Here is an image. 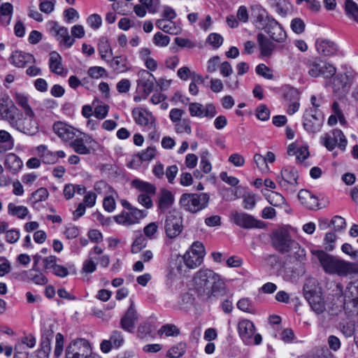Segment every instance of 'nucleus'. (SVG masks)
Returning <instances> with one entry per match:
<instances>
[{"label": "nucleus", "instance_id": "obj_1", "mask_svg": "<svg viewBox=\"0 0 358 358\" xmlns=\"http://www.w3.org/2000/svg\"><path fill=\"white\" fill-rule=\"evenodd\" d=\"M194 289L202 299L210 300L227 293L224 279L210 269H200L193 278Z\"/></svg>", "mask_w": 358, "mask_h": 358}, {"label": "nucleus", "instance_id": "obj_2", "mask_svg": "<svg viewBox=\"0 0 358 358\" xmlns=\"http://www.w3.org/2000/svg\"><path fill=\"white\" fill-rule=\"evenodd\" d=\"M311 252L317 257L324 271L329 274L348 276L358 273V263L346 262L323 250H312Z\"/></svg>", "mask_w": 358, "mask_h": 358}, {"label": "nucleus", "instance_id": "obj_3", "mask_svg": "<svg viewBox=\"0 0 358 358\" xmlns=\"http://www.w3.org/2000/svg\"><path fill=\"white\" fill-rule=\"evenodd\" d=\"M209 201L208 193H184L180 196L179 204L185 211L196 213L206 208Z\"/></svg>", "mask_w": 358, "mask_h": 358}, {"label": "nucleus", "instance_id": "obj_4", "mask_svg": "<svg viewBox=\"0 0 358 358\" xmlns=\"http://www.w3.org/2000/svg\"><path fill=\"white\" fill-rule=\"evenodd\" d=\"M164 231L170 239L178 237L183 230L182 216L176 209L169 211L164 220Z\"/></svg>", "mask_w": 358, "mask_h": 358}, {"label": "nucleus", "instance_id": "obj_5", "mask_svg": "<svg viewBox=\"0 0 358 358\" xmlns=\"http://www.w3.org/2000/svg\"><path fill=\"white\" fill-rule=\"evenodd\" d=\"M238 331L245 345H259L262 343V336L259 334H255V324L249 320L244 319L238 322Z\"/></svg>", "mask_w": 358, "mask_h": 358}, {"label": "nucleus", "instance_id": "obj_6", "mask_svg": "<svg viewBox=\"0 0 358 358\" xmlns=\"http://www.w3.org/2000/svg\"><path fill=\"white\" fill-rule=\"evenodd\" d=\"M93 355L89 342L83 338L71 341L66 348V358H89Z\"/></svg>", "mask_w": 358, "mask_h": 358}, {"label": "nucleus", "instance_id": "obj_7", "mask_svg": "<svg viewBox=\"0 0 358 358\" xmlns=\"http://www.w3.org/2000/svg\"><path fill=\"white\" fill-rule=\"evenodd\" d=\"M298 173L294 168H284L276 180L281 188L289 194H294L298 186Z\"/></svg>", "mask_w": 358, "mask_h": 358}, {"label": "nucleus", "instance_id": "obj_8", "mask_svg": "<svg viewBox=\"0 0 358 358\" xmlns=\"http://www.w3.org/2000/svg\"><path fill=\"white\" fill-rule=\"evenodd\" d=\"M357 73L346 68L343 73H336L332 78L331 87L334 92H345L351 87Z\"/></svg>", "mask_w": 358, "mask_h": 358}, {"label": "nucleus", "instance_id": "obj_9", "mask_svg": "<svg viewBox=\"0 0 358 358\" xmlns=\"http://www.w3.org/2000/svg\"><path fill=\"white\" fill-rule=\"evenodd\" d=\"M303 290L304 297L308 301L312 310L318 315L324 313L326 307L321 293L312 289L308 284L303 286Z\"/></svg>", "mask_w": 358, "mask_h": 358}, {"label": "nucleus", "instance_id": "obj_10", "mask_svg": "<svg viewBox=\"0 0 358 358\" xmlns=\"http://www.w3.org/2000/svg\"><path fill=\"white\" fill-rule=\"evenodd\" d=\"M147 214L146 210H139L134 207L128 212H122L121 214L115 216L114 219L118 224L130 226L138 223L141 219L147 216Z\"/></svg>", "mask_w": 358, "mask_h": 358}, {"label": "nucleus", "instance_id": "obj_11", "mask_svg": "<svg viewBox=\"0 0 358 358\" xmlns=\"http://www.w3.org/2000/svg\"><path fill=\"white\" fill-rule=\"evenodd\" d=\"M294 241L285 230L276 231L273 234V246L281 253H287L291 248L292 243Z\"/></svg>", "mask_w": 358, "mask_h": 358}, {"label": "nucleus", "instance_id": "obj_12", "mask_svg": "<svg viewBox=\"0 0 358 358\" xmlns=\"http://www.w3.org/2000/svg\"><path fill=\"white\" fill-rule=\"evenodd\" d=\"M50 32L52 35L59 41L61 45H64L66 48L71 47L75 39L71 38L69 34L68 29L64 27H61L57 22L51 21Z\"/></svg>", "mask_w": 358, "mask_h": 358}, {"label": "nucleus", "instance_id": "obj_13", "mask_svg": "<svg viewBox=\"0 0 358 358\" xmlns=\"http://www.w3.org/2000/svg\"><path fill=\"white\" fill-rule=\"evenodd\" d=\"M138 89L142 90L146 98L153 90L156 79L151 73L144 69L138 72Z\"/></svg>", "mask_w": 358, "mask_h": 358}, {"label": "nucleus", "instance_id": "obj_14", "mask_svg": "<svg viewBox=\"0 0 358 358\" xmlns=\"http://www.w3.org/2000/svg\"><path fill=\"white\" fill-rule=\"evenodd\" d=\"M322 142L324 145L329 150H332L336 144L341 150H345L347 145V140L343 133L340 129H335L332 133V136L325 135L322 137Z\"/></svg>", "mask_w": 358, "mask_h": 358}, {"label": "nucleus", "instance_id": "obj_15", "mask_svg": "<svg viewBox=\"0 0 358 358\" xmlns=\"http://www.w3.org/2000/svg\"><path fill=\"white\" fill-rule=\"evenodd\" d=\"M323 124L322 117H319L317 113H313L312 109L307 110L303 115V127L309 133L318 132Z\"/></svg>", "mask_w": 358, "mask_h": 358}, {"label": "nucleus", "instance_id": "obj_16", "mask_svg": "<svg viewBox=\"0 0 358 358\" xmlns=\"http://www.w3.org/2000/svg\"><path fill=\"white\" fill-rule=\"evenodd\" d=\"M35 115L32 117H22L19 116L13 127L25 134L32 136L38 131V124L34 119Z\"/></svg>", "mask_w": 358, "mask_h": 358}, {"label": "nucleus", "instance_id": "obj_17", "mask_svg": "<svg viewBox=\"0 0 358 358\" xmlns=\"http://www.w3.org/2000/svg\"><path fill=\"white\" fill-rule=\"evenodd\" d=\"M231 219L236 224L245 229L261 228L262 224V222L245 213L234 212L231 214Z\"/></svg>", "mask_w": 358, "mask_h": 358}, {"label": "nucleus", "instance_id": "obj_18", "mask_svg": "<svg viewBox=\"0 0 358 358\" xmlns=\"http://www.w3.org/2000/svg\"><path fill=\"white\" fill-rule=\"evenodd\" d=\"M53 130L60 138L65 141H73L78 134H82L78 129L63 122H55L53 124Z\"/></svg>", "mask_w": 358, "mask_h": 358}, {"label": "nucleus", "instance_id": "obj_19", "mask_svg": "<svg viewBox=\"0 0 358 358\" xmlns=\"http://www.w3.org/2000/svg\"><path fill=\"white\" fill-rule=\"evenodd\" d=\"M189 110L192 117L212 118L216 114L215 107L212 103H208L204 106L199 103H191L189 105Z\"/></svg>", "mask_w": 358, "mask_h": 358}, {"label": "nucleus", "instance_id": "obj_20", "mask_svg": "<svg viewBox=\"0 0 358 358\" xmlns=\"http://www.w3.org/2000/svg\"><path fill=\"white\" fill-rule=\"evenodd\" d=\"M132 115L138 124L146 126L154 131L156 130L155 118L151 113L142 108H134L132 110Z\"/></svg>", "mask_w": 358, "mask_h": 358}, {"label": "nucleus", "instance_id": "obj_21", "mask_svg": "<svg viewBox=\"0 0 358 358\" xmlns=\"http://www.w3.org/2000/svg\"><path fill=\"white\" fill-rule=\"evenodd\" d=\"M138 319V315L134 308V301L130 300V306L120 320L121 327L125 331L132 332Z\"/></svg>", "mask_w": 358, "mask_h": 358}, {"label": "nucleus", "instance_id": "obj_22", "mask_svg": "<svg viewBox=\"0 0 358 358\" xmlns=\"http://www.w3.org/2000/svg\"><path fill=\"white\" fill-rule=\"evenodd\" d=\"M343 302L345 306L355 308L358 305V280L350 282L344 292Z\"/></svg>", "mask_w": 358, "mask_h": 358}, {"label": "nucleus", "instance_id": "obj_23", "mask_svg": "<svg viewBox=\"0 0 358 358\" xmlns=\"http://www.w3.org/2000/svg\"><path fill=\"white\" fill-rule=\"evenodd\" d=\"M264 30L277 43H283L287 38L286 32L275 20H271V23L266 26Z\"/></svg>", "mask_w": 358, "mask_h": 358}, {"label": "nucleus", "instance_id": "obj_24", "mask_svg": "<svg viewBox=\"0 0 358 358\" xmlns=\"http://www.w3.org/2000/svg\"><path fill=\"white\" fill-rule=\"evenodd\" d=\"M10 62L16 67L24 68L28 64L34 63L35 58L29 53L15 50L10 57Z\"/></svg>", "mask_w": 358, "mask_h": 358}, {"label": "nucleus", "instance_id": "obj_25", "mask_svg": "<svg viewBox=\"0 0 358 358\" xmlns=\"http://www.w3.org/2000/svg\"><path fill=\"white\" fill-rule=\"evenodd\" d=\"M90 140V137L83 134L81 135L78 134L77 136L71 141V147L73 150L79 155H89L90 154V149L87 147V143Z\"/></svg>", "mask_w": 358, "mask_h": 358}, {"label": "nucleus", "instance_id": "obj_26", "mask_svg": "<svg viewBox=\"0 0 358 358\" xmlns=\"http://www.w3.org/2000/svg\"><path fill=\"white\" fill-rule=\"evenodd\" d=\"M174 202V196L171 191L162 189L158 194L157 206L160 213H164Z\"/></svg>", "mask_w": 358, "mask_h": 358}, {"label": "nucleus", "instance_id": "obj_27", "mask_svg": "<svg viewBox=\"0 0 358 358\" xmlns=\"http://www.w3.org/2000/svg\"><path fill=\"white\" fill-rule=\"evenodd\" d=\"M316 49L317 52L324 56H331L338 51L337 45L329 40L321 39L316 41Z\"/></svg>", "mask_w": 358, "mask_h": 358}, {"label": "nucleus", "instance_id": "obj_28", "mask_svg": "<svg viewBox=\"0 0 358 358\" xmlns=\"http://www.w3.org/2000/svg\"><path fill=\"white\" fill-rule=\"evenodd\" d=\"M257 39L262 55L267 57H271L275 50V44L263 34H258Z\"/></svg>", "mask_w": 358, "mask_h": 358}, {"label": "nucleus", "instance_id": "obj_29", "mask_svg": "<svg viewBox=\"0 0 358 358\" xmlns=\"http://www.w3.org/2000/svg\"><path fill=\"white\" fill-rule=\"evenodd\" d=\"M301 203L307 208L315 209L318 207V199L312 192L307 189H301L298 194Z\"/></svg>", "mask_w": 358, "mask_h": 358}, {"label": "nucleus", "instance_id": "obj_30", "mask_svg": "<svg viewBox=\"0 0 358 358\" xmlns=\"http://www.w3.org/2000/svg\"><path fill=\"white\" fill-rule=\"evenodd\" d=\"M17 108L14 106H7L0 110V117L2 120L7 121L13 127L19 116L22 114L17 111Z\"/></svg>", "mask_w": 358, "mask_h": 358}, {"label": "nucleus", "instance_id": "obj_31", "mask_svg": "<svg viewBox=\"0 0 358 358\" xmlns=\"http://www.w3.org/2000/svg\"><path fill=\"white\" fill-rule=\"evenodd\" d=\"M299 93L297 90L294 88H288L287 90L284 94V97L285 99L288 101H293V102L289 106L287 109V113L289 115H293L296 113L299 108Z\"/></svg>", "mask_w": 358, "mask_h": 358}, {"label": "nucleus", "instance_id": "obj_32", "mask_svg": "<svg viewBox=\"0 0 358 358\" xmlns=\"http://www.w3.org/2000/svg\"><path fill=\"white\" fill-rule=\"evenodd\" d=\"M155 24L157 28L169 34L177 35L181 31V28L172 20L160 19Z\"/></svg>", "mask_w": 358, "mask_h": 358}, {"label": "nucleus", "instance_id": "obj_33", "mask_svg": "<svg viewBox=\"0 0 358 358\" xmlns=\"http://www.w3.org/2000/svg\"><path fill=\"white\" fill-rule=\"evenodd\" d=\"M110 66L117 73H124L129 70L127 58L122 55L113 57L110 62Z\"/></svg>", "mask_w": 358, "mask_h": 358}, {"label": "nucleus", "instance_id": "obj_34", "mask_svg": "<svg viewBox=\"0 0 358 358\" xmlns=\"http://www.w3.org/2000/svg\"><path fill=\"white\" fill-rule=\"evenodd\" d=\"M287 154L296 157H308L310 155L308 145L299 142L292 143L288 146Z\"/></svg>", "mask_w": 358, "mask_h": 358}, {"label": "nucleus", "instance_id": "obj_35", "mask_svg": "<svg viewBox=\"0 0 358 358\" xmlns=\"http://www.w3.org/2000/svg\"><path fill=\"white\" fill-rule=\"evenodd\" d=\"M13 97L16 103L23 109L26 116H34V113L29 104L28 97L24 94L15 92Z\"/></svg>", "mask_w": 358, "mask_h": 358}, {"label": "nucleus", "instance_id": "obj_36", "mask_svg": "<svg viewBox=\"0 0 358 358\" xmlns=\"http://www.w3.org/2000/svg\"><path fill=\"white\" fill-rule=\"evenodd\" d=\"M253 13L257 21L263 27L264 29L271 23V20H275L269 16L267 11L259 5L255 6L253 8Z\"/></svg>", "mask_w": 358, "mask_h": 358}, {"label": "nucleus", "instance_id": "obj_37", "mask_svg": "<svg viewBox=\"0 0 358 358\" xmlns=\"http://www.w3.org/2000/svg\"><path fill=\"white\" fill-rule=\"evenodd\" d=\"M182 260L187 268L193 269L201 264L203 258L192 251H187L182 257Z\"/></svg>", "mask_w": 358, "mask_h": 358}, {"label": "nucleus", "instance_id": "obj_38", "mask_svg": "<svg viewBox=\"0 0 358 358\" xmlns=\"http://www.w3.org/2000/svg\"><path fill=\"white\" fill-rule=\"evenodd\" d=\"M306 67L308 68V73L312 78L322 76V61L319 59H309L306 62Z\"/></svg>", "mask_w": 358, "mask_h": 358}, {"label": "nucleus", "instance_id": "obj_39", "mask_svg": "<svg viewBox=\"0 0 358 358\" xmlns=\"http://www.w3.org/2000/svg\"><path fill=\"white\" fill-rule=\"evenodd\" d=\"M13 8V5L10 3H4L0 6V22L3 25L6 26L10 24Z\"/></svg>", "mask_w": 358, "mask_h": 358}, {"label": "nucleus", "instance_id": "obj_40", "mask_svg": "<svg viewBox=\"0 0 358 358\" xmlns=\"http://www.w3.org/2000/svg\"><path fill=\"white\" fill-rule=\"evenodd\" d=\"M62 58L56 52H52L50 57V71L56 74L61 75L63 73V66L62 64Z\"/></svg>", "mask_w": 358, "mask_h": 358}, {"label": "nucleus", "instance_id": "obj_41", "mask_svg": "<svg viewBox=\"0 0 358 358\" xmlns=\"http://www.w3.org/2000/svg\"><path fill=\"white\" fill-rule=\"evenodd\" d=\"M344 8L346 15L358 24V4L353 0H345Z\"/></svg>", "mask_w": 358, "mask_h": 358}, {"label": "nucleus", "instance_id": "obj_42", "mask_svg": "<svg viewBox=\"0 0 358 358\" xmlns=\"http://www.w3.org/2000/svg\"><path fill=\"white\" fill-rule=\"evenodd\" d=\"M8 213L12 216L24 219L29 213V210L27 208L24 206H16L13 203H10L8 205Z\"/></svg>", "mask_w": 358, "mask_h": 358}, {"label": "nucleus", "instance_id": "obj_43", "mask_svg": "<svg viewBox=\"0 0 358 358\" xmlns=\"http://www.w3.org/2000/svg\"><path fill=\"white\" fill-rule=\"evenodd\" d=\"M287 253L299 262L303 261L306 257V250L296 241L292 243L291 248Z\"/></svg>", "mask_w": 358, "mask_h": 358}, {"label": "nucleus", "instance_id": "obj_44", "mask_svg": "<svg viewBox=\"0 0 358 358\" xmlns=\"http://www.w3.org/2000/svg\"><path fill=\"white\" fill-rule=\"evenodd\" d=\"M132 185L138 190L147 194H154L156 192V187L154 185L138 179L134 180Z\"/></svg>", "mask_w": 358, "mask_h": 358}, {"label": "nucleus", "instance_id": "obj_45", "mask_svg": "<svg viewBox=\"0 0 358 358\" xmlns=\"http://www.w3.org/2000/svg\"><path fill=\"white\" fill-rule=\"evenodd\" d=\"M49 193L46 188L41 187L31 194L29 199L31 203L34 206L36 203L46 200Z\"/></svg>", "mask_w": 358, "mask_h": 358}, {"label": "nucleus", "instance_id": "obj_46", "mask_svg": "<svg viewBox=\"0 0 358 358\" xmlns=\"http://www.w3.org/2000/svg\"><path fill=\"white\" fill-rule=\"evenodd\" d=\"M267 201L274 206H280L285 203V198L280 193L274 191L265 194Z\"/></svg>", "mask_w": 358, "mask_h": 358}, {"label": "nucleus", "instance_id": "obj_47", "mask_svg": "<svg viewBox=\"0 0 358 358\" xmlns=\"http://www.w3.org/2000/svg\"><path fill=\"white\" fill-rule=\"evenodd\" d=\"M322 76L325 79H330L336 73V68L329 62L322 61Z\"/></svg>", "mask_w": 358, "mask_h": 358}, {"label": "nucleus", "instance_id": "obj_48", "mask_svg": "<svg viewBox=\"0 0 358 358\" xmlns=\"http://www.w3.org/2000/svg\"><path fill=\"white\" fill-rule=\"evenodd\" d=\"M158 334H164L166 336H177L180 334V329L175 324H167L159 329Z\"/></svg>", "mask_w": 358, "mask_h": 358}, {"label": "nucleus", "instance_id": "obj_49", "mask_svg": "<svg viewBox=\"0 0 358 358\" xmlns=\"http://www.w3.org/2000/svg\"><path fill=\"white\" fill-rule=\"evenodd\" d=\"M275 158H255L257 167L262 173H268L269 171L268 164H273Z\"/></svg>", "mask_w": 358, "mask_h": 358}, {"label": "nucleus", "instance_id": "obj_50", "mask_svg": "<svg viewBox=\"0 0 358 358\" xmlns=\"http://www.w3.org/2000/svg\"><path fill=\"white\" fill-rule=\"evenodd\" d=\"M290 3L287 0H278V2H275V5L273 7L275 8L276 12L285 17L287 15V13L290 9Z\"/></svg>", "mask_w": 358, "mask_h": 358}, {"label": "nucleus", "instance_id": "obj_51", "mask_svg": "<svg viewBox=\"0 0 358 358\" xmlns=\"http://www.w3.org/2000/svg\"><path fill=\"white\" fill-rule=\"evenodd\" d=\"M51 351V342L48 340H41V348L37 352L38 358H48Z\"/></svg>", "mask_w": 358, "mask_h": 358}, {"label": "nucleus", "instance_id": "obj_52", "mask_svg": "<svg viewBox=\"0 0 358 358\" xmlns=\"http://www.w3.org/2000/svg\"><path fill=\"white\" fill-rule=\"evenodd\" d=\"M237 308L245 313L251 314L255 313V310L248 298H243L240 299L237 303Z\"/></svg>", "mask_w": 358, "mask_h": 358}, {"label": "nucleus", "instance_id": "obj_53", "mask_svg": "<svg viewBox=\"0 0 358 358\" xmlns=\"http://www.w3.org/2000/svg\"><path fill=\"white\" fill-rule=\"evenodd\" d=\"M147 241L145 238L140 234L133 242L131 245V252L133 253L139 252L143 248L145 247Z\"/></svg>", "mask_w": 358, "mask_h": 358}, {"label": "nucleus", "instance_id": "obj_54", "mask_svg": "<svg viewBox=\"0 0 358 358\" xmlns=\"http://www.w3.org/2000/svg\"><path fill=\"white\" fill-rule=\"evenodd\" d=\"M36 150L38 152V155L40 157H44V156H55L57 155V157H64L65 153L62 150H58L56 152H52L50 150H48L47 146L44 145H41L37 147Z\"/></svg>", "mask_w": 358, "mask_h": 358}, {"label": "nucleus", "instance_id": "obj_55", "mask_svg": "<svg viewBox=\"0 0 358 358\" xmlns=\"http://www.w3.org/2000/svg\"><path fill=\"white\" fill-rule=\"evenodd\" d=\"M158 229L159 224L157 222H152L144 227L143 232L146 237L152 239L155 238V235L157 232Z\"/></svg>", "mask_w": 358, "mask_h": 358}, {"label": "nucleus", "instance_id": "obj_56", "mask_svg": "<svg viewBox=\"0 0 358 358\" xmlns=\"http://www.w3.org/2000/svg\"><path fill=\"white\" fill-rule=\"evenodd\" d=\"M55 348L54 350V355L56 358H58L63 352L64 349V336L61 333L56 334L55 337Z\"/></svg>", "mask_w": 358, "mask_h": 358}, {"label": "nucleus", "instance_id": "obj_57", "mask_svg": "<svg viewBox=\"0 0 358 358\" xmlns=\"http://www.w3.org/2000/svg\"><path fill=\"white\" fill-rule=\"evenodd\" d=\"M170 42V37L164 35L161 32H157L153 37V43L157 46H166Z\"/></svg>", "mask_w": 358, "mask_h": 358}, {"label": "nucleus", "instance_id": "obj_58", "mask_svg": "<svg viewBox=\"0 0 358 358\" xmlns=\"http://www.w3.org/2000/svg\"><path fill=\"white\" fill-rule=\"evenodd\" d=\"M150 159L151 158H132L128 163V166L131 169H137L143 164L144 168H146Z\"/></svg>", "mask_w": 358, "mask_h": 358}, {"label": "nucleus", "instance_id": "obj_59", "mask_svg": "<svg viewBox=\"0 0 358 358\" xmlns=\"http://www.w3.org/2000/svg\"><path fill=\"white\" fill-rule=\"evenodd\" d=\"M256 73L266 79L273 78L271 70L264 64H260L256 67Z\"/></svg>", "mask_w": 358, "mask_h": 358}, {"label": "nucleus", "instance_id": "obj_60", "mask_svg": "<svg viewBox=\"0 0 358 358\" xmlns=\"http://www.w3.org/2000/svg\"><path fill=\"white\" fill-rule=\"evenodd\" d=\"M290 26L292 31L296 34H301L304 31L305 29L304 22L299 17L293 19L291 22Z\"/></svg>", "mask_w": 358, "mask_h": 358}, {"label": "nucleus", "instance_id": "obj_61", "mask_svg": "<svg viewBox=\"0 0 358 358\" xmlns=\"http://www.w3.org/2000/svg\"><path fill=\"white\" fill-rule=\"evenodd\" d=\"M331 225L336 231H341L345 228L346 222L343 217L336 215L331 220Z\"/></svg>", "mask_w": 358, "mask_h": 358}, {"label": "nucleus", "instance_id": "obj_62", "mask_svg": "<svg viewBox=\"0 0 358 358\" xmlns=\"http://www.w3.org/2000/svg\"><path fill=\"white\" fill-rule=\"evenodd\" d=\"M110 341L114 348H117L121 346L124 342L122 333L117 330L113 331L110 335Z\"/></svg>", "mask_w": 358, "mask_h": 358}, {"label": "nucleus", "instance_id": "obj_63", "mask_svg": "<svg viewBox=\"0 0 358 358\" xmlns=\"http://www.w3.org/2000/svg\"><path fill=\"white\" fill-rule=\"evenodd\" d=\"M256 115L259 120L266 121L270 117V110L265 105H261L256 110Z\"/></svg>", "mask_w": 358, "mask_h": 358}, {"label": "nucleus", "instance_id": "obj_64", "mask_svg": "<svg viewBox=\"0 0 358 358\" xmlns=\"http://www.w3.org/2000/svg\"><path fill=\"white\" fill-rule=\"evenodd\" d=\"M29 352L24 343H17L15 346L14 358H27Z\"/></svg>", "mask_w": 358, "mask_h": 358}]
</instances>
